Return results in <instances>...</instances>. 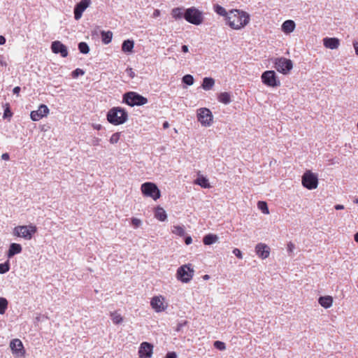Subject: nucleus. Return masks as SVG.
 <instances>
[{"instance_id":"obj_1","label":"nucleus","mask_w":358,"mask_h":358,"mask_svg":"<svg viewBox=\"0 0 358 358\" xmlns=\"http://www.w3.org/2000/svg\"><path fill=\"white\" fill-rule=\"evenodd\" d=\"M226 20L231 29H241L249 23L250 15L244 11L231 10Z\"/></svg>"},{"instance_id":"obj_2","label":"nucleus","mask_w":358,"mask_h":358,"mask_svg":"<svg viewBox=\"0 0 358 358\" xmlns=\"http://www.w3.org/2000/svg\"><path fill=\"white\" fill-rule=\"evenodd\" d=\"M128 119L127 112L120 107H114L107 113L108 121L114 124L120 125L124 123Z\"/></svg>"},{"instance_id":"obj_3","label":"nucleus","mask_w":358,"mask_h":358,"mask_svg":"<svg viewBox=\"0 0 358 358\" xmlns=\"http://www.w3.org/2000/svg\"><path fill=\"white\" fill-rule=\"evenodd\" d=\"M185 20L194 25H199L203 21V13L196 7H190L185 10Z\"/></svg>"},{"instance_id":"obj_4","label":"nucleus","mask_w":358,"mask_h":358,"mask_svg":"<svg viewBox=\"0 0 358 358\" xmlns=\"http://www.w3.org/2000/svg\"><path fill=\"white\" fill-rule=\"evenodd\" d=\"M123 101L130 106H143L148 103V99L137 92H129L123 95Z\"/></svg>"},{"instance_id":"obj_5","label":"nucleus","mask_w":358,"mask_h":358,"mask_svg":"<svg viewBox=\"0 0 358 358\" xmlns=\"http://www.w3.org/2000/svg\"><path fill=\"white\" fill-rule=\"evenodd\" d=\"M274 68L282 74H287L293 68L291 59L285 57L275 58L273 60Z\"/></svg>"},{"instance_id":"obj_6","label":"nucleus","mask_w":358,"mask_h":358,"mask_svg":"<svg viewBox=\"0 0 358 358\" xmlns=\"http://www.w3.org/2000/svg\"><path fill=\"white\" fill-rule=\"evenodd\" d=\"M36 231V227L31 224L28 226H17L14 228L13 233L17 236L24 238L26 240H30Z\"/></svg>"},{"instance_id":"obj_7","label":"nucleus","mask_w":358,"mask_h":358,"mask_svg":"<svg viewBox=\"0 0 358 358\" xmlns=\"http://www.w3.org/2000/svg\"><path fill=\"white\" fill-rule=\"evenodd\" d=\"M194 271L189 265L180 266L176 273L177 279L182 282H189L193 278Z\"/></svg>"},{"instance_id":"obj_8","label":"nucleus","mask_w":358,"mask_h":358,"mask_svg":"<svg viewBox=\"0 0 358 358\" xmlns=\"http://www.w3.org/2000/svg\"><path fill=\"white\" fill-rule=\"evenodd\" d=\"M141 189L145 196H150L154 200L158 199L161 196L157 186L152 182H147L142 184Z\"/></svg>"},{"instance_id":"obj_9","label":"nucleus","mask_w":358,"mask_h":358,"mask_svg":"<svg viewBox=\"0 0 358 358\" xmlns=\"http://www.w3.org/2000/svg\"><path fill=\"white\" fill-rule=\"evenodd\" d=\"M197 120L203 127H210L213 123L212 112L206 108H201L197 110Z\"/></svg>"},{"instance_id":"obj_10","label":"nucleus","mask_w":358,"mask_h":358,"mask_svg":"<svg viewBox=\"0 0 358 358\" xmlns=\"http://www.w3.org/2000/svg\"><path fill=\"white\" fill-rule=\"evenodd\" d=\"M302 185L308 189H314L317 187V176L310 171H306L302 176Z\"/></svg>"},{"instance_id":"obj_11","label":"nucleus","mask_w":358,"mask_h":358,"mask_svg":"<svg viewBox=\"0 0 358 358\" xmlns=\"http://www.w3.org/2000/svg\"><path fill=\"white\" fill-rule=\"evenodd\" d=\"M262 83L266 86L275 87L280 85V82L276 76L274 71H266L261 76Z\"/></svg>"},{"instance_id":"obj_12","label":"nucleus","mask_w":358,"mask_h":358,"mask_svg":"<svg viewBox=\"0 0 358 358\" xmlns=\"http://www.w3.org/2000/svg\"><path fill=\"white\" fill-rule=\"evenodd\" d=\"M10 348L13 355L19 358H24L26 350L22 342L18 338H14L10 342Z\"/></svg>"},{"instance_id":"obj_13","label":"nucleus","mask_w":358,"mask_h":358,"mask_svg":"<svg viewBox=\"0 0 358 358\" xmlns=\"http://www.w3.org/2000/svg\"><path fill=\"white\" fill-rule=\"evenodd\" d=\"M50 110L45 104L38 106V110H32L30 113V117L33 121H39L43 117H46L49 114Z\"/></svg>"},{"instance_id":"obj_14","label":"nucleus","mask_w":358,"mask_h":358,"mask_svg":"<svg viewBox=\"0 0 358 358\" xmlns=\"http://www.w3.org/2000/svg\"><path fill=\"white\" fill-rule=\"evenodd\" d=\"M164 298L162 296H154L151 299L150 306L157 313L164 311L166 306L164 305Z\"/></svg>"},{"instance_id":"obj_15","label":"nucleus","mask_w":358,"mask_h":358,"mask_svg":"<svg viewBox=\"0 0 358 358\" xmlns=\"http://www.w3.org/2000/svg\"><path fill=\"white\" fill-rule=\"evenodd\" d=\"M51 50L55 54H60L62 57H66L69 54L66 46L59 41L52 43Z\"/></svg>"},{"instance_id":"obj_16","label":"nucleus","mask_w":358,"mask_h":358,"mask_svg":"<svg viewBox=\"0 0 358 358\" xmlns=\"http://www.w3.org/2000/svg\"><path fill=\"white\" fill-rule=\"evenodd\" d=\"M153 346L148 342H143L141 344L138 353L142 358H150L152 355Z\"/></svg>"},{"instance_id":"obj_17","label":"nucleus","mask_w":358,"mask_h":358,"mask_svg":"<svg viewBox=\"0 0 358 358\" xmlns=\"http://www.w3.org/2000/svg\"><path fill=\"white\" fill-rule=\"evenodd\" d=\"M255 252L259 257L264 259L270 255V248L265 243H259L255 246Z\"/></svg>"},{"instance_id":"obj_18","label":"nucleus","mask_w":358,"mask_h":358,"mask_svg":"<svg viewBox=\"0 0 358 358\" xmlns=\"http://www.w3.org/2000/svg\"><path fill=\"white\" fill-rule=\"evenodd\" d=\"M89 3V0H82L76 5L74 9V17L76 20H79L81 17L83 11L88 7Z\"/></svg>"},{"instance_id":"obj_19","label":"nucleus","mask_w":358,"mask_h":358,"mask_svg":"<svg viewBox=\"0 0 358 358\" xmlns=\"http://www.w3.org/2000/svg\"><path fill=\"white\" fill-rule=\"evenodd\" d=\"M323 44L325 48L334 50L338 48L340 41L337 38L327 37L323 39Z\"/></svg>"},{"instance_id":"obj_20","label":"nucleus","mask_w":358,"mask_h":358,"mask_svg":"<svg viewBox=\"0 0 358 358\" xmlns=\"http://www.w3.org/2000/svg\"><path fill=\"white\" fill-rule=\"evenodd\" d=\"M296 24L293 20H287L282 23L281 29L285 34H289L294 30Z\"/></svg>"},{"instance_id":"obj_21","label":"nucleus","mask_w":358,"mask_h":358,"mask_svg":"<svg viewBox=\"0 0 358 358\" xmlns=\"http://www.w3.org/2000/svg\"><path fill=\"white\" fill-rule=\"evenodd\" d=\"M185 9L182 7L174 8L171 10V16L176 20H180L184 17Z\"/></svg>"},{"instance_id":"obj_22","label":"nucleus","mask_w":358,"mask_h":358,"mask_svg":"<svg viewBox=\"0 0 358 358\" xmlns=\"http://www.w3.org/2000/svg\"><path fill=\"white\" fill-rule=\"evenodd\" d=\"M22 251V246L18 243H11L8 252V257H12L16 254L20 253Z\"/></svg>"},{"instance_id":"obj_23","label":"nucleus","mask_w":358,"mask_h":358,"mask_svg":"<svg viewBox=\"0 0 358 358\" xmlns=\"http://www.w3.org/2000/svg\"><path fill=\"white\" fill-rule=\"evenodd\" d=\"M318 302L324 308H329L332 306L333 299L330 296H320Z\"/></svg>"},{"instance_id":"obj_24","label":"nucleus","mask_w":358,"mask_h":358,"mask_svg":"<svg viewBox=\"0 0 358 358\" xmlns=\"http://www.w3.org/2000/svg\"><path fill=\"white\" fill-rule=\"evenodd\" d=\"M155 217L161 222H164L166 220L167 215L163 208L157 206L155 208Z\"/></svg>"},{"instance_id":"obj_25","label":"nucleus","mask_w":358,"mask_h":358,"mask_svg":"<svg viewBox=\"0 0 358 358\" xmlns=\"http://www.w3.org/2000/svg\"><path fill=\"white\" fill-rule=\"evenodd\" d=\"M134 46V42L133 40H125L123 41L122 45V50L125 52H131Z\"/></svg>"},{"instance_id":"obj_26","label":"nucleus","mask_w":358,"mask_h":358,"mask_svg":"<svg viewBox=\"0 0 358 358\" xmlns=\"http://www.w3.org/2000/svg\"><path fill=\"white\" fill-rule=\"evenodd\" d=\"M218 241V236L215 234H208L206 235L203 238V242L204 245H210Z\"/></svg>"},{"instance_id":"obj_27","label":"nucleus","mask_w":358,"mask_h":358,"mask_svg":"<svg viewBox=\"0 0 358 358\" xmlns=\"http://www.w3.org/2000/svg\"><path fill=\"white\" fill-rule=\"evenodd\" d=\"M215 85V80L212 78L206 77L203 80L202 88L204 90H210Z\"/></svg>"},{"instance_id":"obj_28","label":"nucleus","mask_w":358,"mask_h":358,"mask_svg":"<svg viewBox=\"0 0 358 358\" xmlns=\"http://www.w3.org/2000/svg\"><path fill=\"white\" fill-rule=\"evenodd\" d=\"M101 36L103 43L106 45L111 42L113 38V32L110 31H101Z\"/></svg>"},{"instance_id":"obj_29","label":"nucleus","mask_w":358,"mask_h":358,"mask_svg":"<svg viewBox=\"0 0 358 358\" xmlns=\"http://www.w3.org/2000/svg\"><path fill=\"white\" fill-rule=\"evenodd\" d=\"M217 99L224 104H229L231 102V96L228 92H221Z\"/></svg>"},{"instance_id":"obj_30","label":"nucleus","mask_w":358,"mask_h":358,"mask_svg":"<svg viewBox=\"0 0 358 358\" xmlns=\"http://www.w3.org/2000/svg\"><path fill=\"white\" fill-rule=\"evenodd\" d=\"M172 233L179 236H184L185 235V228L182 226H173Z\"/></svg>"},{"instance_id":"obj_31","label":"nucleus","mask_w":358,"mask_h":358,"mask_svg":"<svg viewBox=\"0 0 358 358\" xmlns=\"http://www.w3.org/2000/svg\"><path fill=\"white\" fill-rule=\"evenodd\" d=\"M214 11L217 14H218V15H220L221 16L226 17L229 15V13L226 10V9L224 7H222V6L218 5V4H216V5L214 6Z\"/></svg>"},{"instance_id":"obj_32","label":"nucleus","mask_w":358,"mask_h":358,"mask_svg":"<svg viewBox=\"0 0 358 358\" xmlns=\"http://www.w3.org/2000/svg\"><path fill=\"white\" fill-rule=\"evenodd\" d=\"M110 319L115 324H119L123 321V318L120 314L117 312H113L110 313Z\"/></svg>"},{"instance_id":"obj_33","label":"nucleus","mask_w":358,"mask_h":358,"mask_svg":"<svg viewBox=\"0 0 358 358\" xmlns=\"http://www.w3.org/2000/svg\"><path fill=\"white\" fill-rule=\"evenodd\" d=\"M195 184L199 185L203 188H208L210 187L208 179L204 177L198 178L195 180Z\"/></svg>"},{"instance_id":"obj_34","label":"nucleus","mask_w":358,"mask_h":358,"mask_svg":"<svg viewBox=\"0 0 358 358\" xmlns=\"http://www.w3.org/2000/svg\"><path fill=\"white\" fill-rule=\"evenodd\" d=\"M8 308V301L6 298L0 297V314L3 315L5 313Z\"/></svg>"},{"instance_id":"obj_35","label":"nucleus","mask_w":358,"mask_h":358,"mask_svg":"<svg viewBox=\"0 0 358 358\" xmlns=\"http://www.w3.org/2000/svg\"><path fill=\"white\" fill-rule=\"evenodd\" d=\"M257 206H258V208L259 210H261L262 212L264 214H268L269 213V210H268V208L267 203L265 201H259L257 203Z\"/></svg>"},{"instance_id":"obj_36","label":"nucleus","mask_w":358,"mask_h":358,"mask_svg":"<svg viewBox=\"0 0 358 358\" xmlns=\"http://www.w3.org/2000/svg\"><path fill=\"white\" fill-rule=\"evenodd\" d=\"M182 82L187 85H192L194 83V78L189 74L185 75L182 77Z\"/></svg>"},{"instance_id":"obj_37","label":"nucleus","mask_w":358,"mask_h":358,"mask_svg":"<svg viewBox=\"0 0 358 358\" xmlns=\"http://www.w3.org/2000/svg\"><path fill=\"white\" fill-rule=\"evenodd\" d=\"M78 49L80 52L86 54L89 52L88 45L85 42H81L78 44Z\"/></svg>"},{"instance_id":"obj_38","label":"nucleus","mask_w":358,"mask_h":358,"mask_svg":"<svg viewBox=\"0 0 358 358\" xmlns=\"http://www.w3.org/2000/svg\"><path fill=\"white\" fill-rule=\"evenodd\" d=\"M213 345L216 349L221 351L224 350L226 349V345L222 341H216L214 342Z\"/></svg>"},{"instance_id":"obj_39","label":"nucleus","mask_w":358,"mask_h":358,"mask_svg":"<svg viewBox=\"0 0 358 358\" xmlns=\"http://www.w3.org/2000/svg\"><path fill=\"white\" fill-rule=\"evenodd\" d=\"M120 138V133H119V132L115 133L110 136V143L112 144L117 143L119 141Z\"/></svg>"},{"instance_id":"obj_40","label":"nucleus","mask_w":358,"mask_h":358,"mask_svg":"<svg viewBox=\"0 0 358 358\" xmlns=\"http://www.w3.org/2000/svg\"><path fill=\"white\" fill-rule=\"evenodd\" d=\"M10 269V266L8 262H6L4 264H0V273H5L8 272Z\"/></svg>"},{"instance_id":"obj_41","label":"nucleus","mask_w":358,"mask_h":358,"mask_svg":"<svg viewBox=\"0 0 358 358\" xmlns=\"http://www.w3.org/2000/svg\"><path fill=\"white\" fill-rule=\"evenodd\" d=\"M85 74V71L81 69H76L71 73V76L73 78H78L79 76Z\"/></svg>"},{"instance_id":"obj_42","label":"nucleus","mask_w":358,"mask_h":358,"mask_svg":"<svg viewBox=\"0 0 358 358\" xmlns=\"http://www.w3.org/2000/svg\"><path fill=\"white\" fill-rule=\"evenodd\" d=\"M142 224V222L140 219L133 217L131 218V224L134 226V228L139 227Z\"/></svg>"},{"instance_id":"obj_43","label":"nucleus","mask_w":358,"mask_h":358,"mask_svg":"<svg viewBox=\"0 0 358 358\" xmlns=\"http://www.w3.org/2000/svg\"><path fill=\"white\" fill-rule=\"evenodd\" d=\"M233 254L236 257H238V259H242L243 258V255H242V252L241 251L238 249V248H234L233 250Z\"/></svg>"},{"instance_id":"obj_44","label":"nucleus","mask_w":358,"mask_h":358,"mask_svg":"<svg viewBox=\"0 0 358 358\" xmlns=\"http://www.w3.org/2000/svg\"><path fill=\"white\" fill-rule=\"evenodd\" d=\"M7 66V62L3 55H0V66L6 67Z\"/></svg>"},{"instance_id":"obj_45","label":"nucleus","mask_w":358,"mask_h":358,"mask_svg":"<svg viewBox=\"0 0 358 358\" xmlns=\"http://www.w3.org/2000/svg\"><path fill=\"white\" fill-rule=\"evenodd\" d=\"M295 248V245L294 243H292V242H289L288 244H287V251L289 252H292L294 251Z\"/></svg>"},{"instance_id":"obj_46","label":"nucleus","mask_w":358,"mask_h":358,"mask_svg":"<svg viewBox=\"0 0 358 358\" xmlns=\"http://www.w3.org/2000/svg\"><path fill=\"white\" fill-rule=\"evenodd\" d=\"M166 358H177V355L174 352H169L166 354Z\"/></svg>"},{"instance_id":"obj_47","label":"nucleus","mask_w":358,"mask_h":358,"mask_svg":"<svg viewBox=\"0 0 358 358\" xmlns=\"http://www.w3.org/2000/svg\"><path fill=\"white\" fill-rule=\"evenodd\" d=\"M192 239L191 236H185V243L186 245H189L192 243Z\"/></svg>"},{"instance_id":"obj_48","label":"nucleus","mask_w":358,"mask_h":358,"mask_svg":"<svg viewBox=\"0 0 358 358\" xmlns=\"http://www.w3.org/2000/svg\"><path fill=\"white\" fill-rule=\"evenodd\" d=\"M186 324H187V322H184L183 323H179V324H178V325H177V327H176V330L177 331H180V329H182V327L183 326H185Z\"/></svg>"},{"instance_id":"obj_49","label":"nucleus","mask_w":358,"mask_h":358,"mask_svg":"<svg viewBox=\"0 0 358 358\" xmlns=\"http://www.w3.org/2000/svg\"><path fill=\"white\" fill-rule=\"evenodd\" d=\"M353 47L355 48V54L358 55V42L354 41L353 42Z\"/></svg>"},{"instance_id":"obj_50","label":"nucleus","mask_w":358,"mask_h":358,"mask_svg":"<svg viewBox=\"0 0 358 358\" xmlns=\"http://www.w3.org/2000/svg\"><path fill=\"white\" fill-rule=\"evenodd\" d=\"M160 15V10H158V9H156L154 10L153 12V14H152V17H157Z\"/></svg>"},{"instance_id":"obj_51","label":"nucleus","mask_w":358,"mask_h":358,"mask_svg":"<svg viewBox=\"0 0 358 358\" xmlns=\"http://www.w3.org/2000/svg\"><path fill=\"white\" fill-rule=\"evenodd\" d=\"M127 71L128 72V73H129V76H130L131 78H134V77L135 76V73H134V72L132 71V69H127Z\"/></svg>"},{"instance_id":"obj_52","label":"nucleus","mask_w":358,"mask_h":358,"mask_svg":"<svg viewBox=\"0 0 358 358\" xmlns=\"http://www.w3.org/2000/svg\"><path fill=\"white\" fill-rule=\"evenodd\" d=\"M13 93L18 95L20 92V87H15L13 88Z\"/></svg>"},{"instance_id":"obj_53","label":"nucleus","mask_w":358,"mask_h":358,"mask_svg":"<svg viewBox=\"0 0 358 358\" xmlns=\"http://www.w3.org/2000/svg\"><path fill=\"white\" fill-rule=\"evenodd\" d=\"M181 49L183 52H187L189 51L188 46L186 45H182Z\"/></svg>"},{"instance_id":"obj_54","label":"nucleus","mask_w":358,"mask_h":358,"mask_svg":"<svg viewBox=\"0 0 358 358\" xmlns=\"http://www.w3.org/2000/svg\"><path fill=\"white\" fill-rule=\"evenodd\" d=\"M1 158L3 160H8L9 159V155L8 153H3L1 156Z\"/></svg>"},{"instance_id":"obj_55","label":"nucleus","mask_w":358,"mask_h":358,"mask_svg":"<svg viewBox=\"0 0 358 358\" xmlns=\"http://www.w3.org/2000/svg\"><path fill=\"white\" fill-rule=\"evenodd\" d=\"M334 208L336 210H343V209H344V206L341 205V204H337L334 206Z\"/></svg>"},{"instance_id":"obj_56","label":"nucleus","mask_w":358,"mask_h":358,"mask_svg":"<svg viewBox=\"0 0 358 358\" xmlns=\"http://www.w3.org/2000/svg\"><path fill=\"white\" fill-rule=\"evenodd\" d=\"M6 43V38L3 36H0V45H3Z\"/></svg>"},{"instance_id":"obj_57","label":"nucleus","mask_w":358,"mask_h":358,"mask_svg":"<svg viewBox=\"0 0 358 358\" xmlns=\"http://www.w3.org/2000/svg\"><path fill=\"white\" fill-rule=\"evenodd\" d=\"M169 122L167 121H166V122H164L163 123V128L164 129H167V128H169Z\"/></svg>"},{"instance_id":"obj_58","label":"nucleus","mask_w":358,"mask_h":358,"mask_svg":"<svg viewBox=\"0 0 358 358\" xmlns=\"http://www.w3.org/2000/svg\"><path fill=\"white\" fill-rule=\"evenodd\" d=\"M96 129H100L101 126L100 124H95L93 126Z\"/></svg>"},{"instance_id":"obj_59","label":"nucleus","mask_w":358,"mask_h":358,"mask_svg":"<svg viewBox=\"0 0 358 358\" xmlns=\"http://www.w3.org/2000/svg\"><path fill=\"white\" fill-rule=\"evenodd\" d=\"M355 241L358 243V232L355 234Z\"/></svg>"},{"instance_id":"obj_60","label":"nucleus","mask_w":358,"mask_h":358,"mask_svg":"<svg viewBox=\"0 0 358 358\" xmlns=\"http://www.w3.org/2000/svg\"><path fill=\"white\" fill-rule=\"evenodd\" d=\"M209 278H210V277H209V275H205L203 276V279H204V280H208Z\"/></svg>"},{"instance_id":"obj_61","label":"nucleus","mask_w":358,"mask_h":358,"mask_svg":"<svg viewBox=\"0 0 358 358\" xmlns=\"http://www.w3.org/2000/svg\"><path fill=\"white\" fill-rule=\"evenodd\" d=\"M354 203H358V199L357 198L355 199Z\"/></svg>"},{"instance_id":"obj_62","label":"nucleus","mask_w":358,"mask_h":358,"mask_svg":"<svg viewBox=\"0 0 358 358\" xmlns=\"http://www.w3.org/2000/svg\"><path fill=\"white\" fill-rule=\"evenodd\" d=\"M357 129H358V122H357Z\"/></svg>"}]
</instances>
